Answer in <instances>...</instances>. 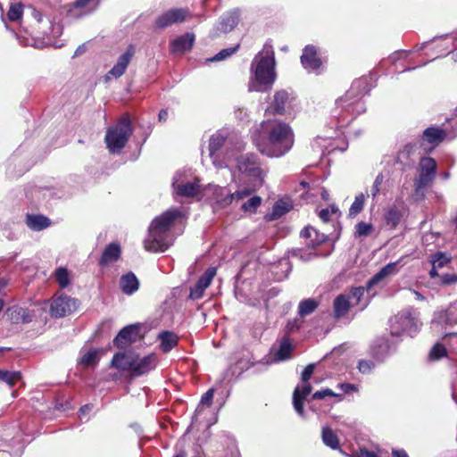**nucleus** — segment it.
<instances>
[{
  "label": "nucleus",
  "instance_id": "nucleus-1",
  "mask_svg": "<svg viewBox=\"0 0 457 457\" xmlns=\"http://www.w3.org/2000/svg\"><path fill=\"white\" fill-rule=\"evenodd\" d=\"M262 134L253 136V142L259 152L270 158H279L293 147L295 135L289 124L280 120H266L262 123Z\"/></svg>",
  "mask_w": 457,
  "mask_h": 457
},
{
  "label": "nucleus",
  "instance_id": "nucleus-2",
  "mask_svg": "<svg viewBox=\"0 0 457 457\" xmlns=\"http://www.w3.org/2000/svg\"><path fill=\"white\" fill-rule=\"evenodd\" d=\"M275 65L273 50L271 47H265L252 62V77L248 84V90L266 92L271 89L276 80Z\"/></svg>",
  "mask_w": 457,
  "mask_h": 457
},
{
  "label": "nucleus",
  "instance_id": "nucleus-3",
  "mask_svg": "<svg viewBox=\"0 0 457 457\" xmlns=\"http://www.w3.org/2000/svg\"><path fill=\"white\" fill-rule=\"evenodd\" d=\"M182 216L178 209H170L156 217L151 223L148 235L144 241L145 249L148 252H164L171 245L170 228L172 222Z\"/></svg>",
  "mask_w": 457,
  "mask_h": 457
},
{
  "label": "nucleus",
  "instance_id": "nucleus-4",
  "mask_svg": "<svg viewBox=\"0 0 457 457\" xmlns=\"http://www.w3.org/2000/svg\"><path fill=\"white\" fill-rule=\"evenodd\" d=\"M134 129L129 113H123L117 122L106 130L104 142L111 154H120L127 145Z\"/></svg>",
  "mask_w": 457,
  "mask_h": 457
},
{
  "label": "nucleus",
  "instance_id": "nucleus-5",
  "mask_svg": "<svg viewBox=\"0 0 457 457\" xmlns=\"http://www.w3.org/2000/svg\"><path fill=\"white\" fill-rule=\"evenodd\" d=\"M421 325L419 312L412 308L405 309L391 318L390 335L399 341L404 336L413 337L420 329Z\"/></svg>",
  "mask_w": 457,
  "mask_h": 457
},
{
  "label": "nucleus",
  "instance_id": "nucleus-6",
  "mask_svg": "<svg viewBox=\"0 0 457 457\" xmlns=\"http://www.w3.org/2000/svg\"><path fill=\"white\" fill-rule=\"evenodd\" d=\"M239 173L249 179L250 186L244 189L251 190V194L260 188L264 181L265 170L262 168L260 159L254 154H245L236 159Z\"/></svg>",
  "mask_w": 457,
  "mask_h": 457
},
{
  "label": "nucleus",
  "instance_id": "nucleus-7",
  "mask_svg": "<svg viewBox=\"0 0 457 457\" xmlns=\"http://www.w3.org/2000/svg\"><path fill=\"white\" fill-rule=\"evenodd\" d=\"M361 84L362 81L361 80L354 81L351 90L348 91L345 96L337 100L334 115L338 119H342V122L345 120H352L356 117V115L365 112L364 103L359 97L356 98L354 96V90L358 89Z\"/></svg>",
  "mask_w": 457,
  "mask_h": 457
},
{
  "label": "nucleus",
  "instance_id": "nucleus-8",
  "mask_svg": "<svg viewBox=\"0 0 457 457\" xmlns=\"http://www.w3.org/2000/svg\"><path fill=\"white\" fill-rule=\"evenodd\" d=\"M437 164L435 159L421 157L419 162V176L414 179L412 198L415 202L422 201L426 195V188L434 181Z\"/></svg>",
  "mask_w": 457,
  "mask_h": 457
},
{
  "label": "nucleus",
  "instance_id": "nucleus-9",
  "mask_svg": "<svg viewBox=\"0 0 457 457\" xmlns=\"http://www.w3.org/2000/svg\"><path fill=\"white\" fill-rule=\"evenodd\" d=\"M207 191L212 192V207L214 210L227 207L234 201L242 200L251 195L249 189H239L235 193H231L227 187L216 185H209Z\"/></svg>",
  "mask_w": 457,
  "mask_h": 457
},
{
  "label": "nucleus",
  "instance_id": "nucleus-10",
  "mask_svg": "<svg viewBox=\"0 0 457 457\" xmlns=\"http://www.w3.org/2000/svg\"><path fill=\"white\" fill-rule=\"evenodd\" d=\"M315 369V364L311 363L307 365L302 372L301 379L303 384L297 386L293 394V405L298 415L304 417L303 401L312 393V386L309 383Z\"/></svg>",
  "mask_w": 457,
  "mask_h": 457
},
{
  "label": "nucleus",
  "instance_id": "nucleus-11",
  "mask_svg": "<svg viewBox=\"0 0 457 457\" xmlns=\"http://www.w3.org/2000/svg\"><path fill=\"white\" fill-rule=\"evenodd\" d=\"M228 133L227 130L220 129L212 134L209 139V156L212 160V164L218 168H225L228 166V160L225 157H220V151L227 143Z\"/></svg>",
  "mask_w": 457,
  "mask_h": 457
},
{
  "label": "nucleus",
  "instance_id": "nucleus-12",
  "mask_svg": "<svg viewBox=\"0 0 457 457\" xmlns=\"http://www.w3.org/2000/svg\"><path fill=\"white\" fill-rule=\"evenodd\" d=\"M457 42V32L446 34L439 37H435L431 42H423L417 46L415 51H421L426 49L429 45H433V53L436 56L432 59H436L447 55L451 52V48Z\"/></svg>",
  "mask_w": 457,
  "mask_h": 457
},
{
  "label": "nucleus",
  "instance_id": "nucleus-13",
  "mask_svg": "<svg viewBox=\"0 0 457 457\" xmlns=\"http://www.w3.org/2000/svg\"><path fill=\"white\" fill-rule=\"evenodd\" d=\"M79 307V301L65 294H61L52 299L50 314L54 318H63L73 313Z\"/></svg>",
  "mask_w": 457,
  "mask_h": 457
},
{
  "label": "nucleus",
  "instance_id": "nucleus-14",
  "mask_svg": "<svg viewBox=\"0 0 457 457\" xmlns=\"http://www.w3.org/2000/svg\"><path fill=\"white\" fill-rule=\"evenodd\" d=\"M295 101V97L292 93L285 89L278 90L274 94L270 104L266 109V112L280 115L285 114L287 110L292 108Z\"/></svg>",
  "mask_w": 457,
  "mask_h": 457
},
{
  "label": "nucleus",
  "instance_id": "nucleus-15",
  "mask_svg": "<svg viewBox=\"0 0 457 457\" xmlns=\"http://www.w3.org/2000/svg\"><path fill=\"white\" fill-rule=\"evenodd\" d=\"M189 16V11L185 8L170 9L155 20V27L157 29H165L176 23H181Z\"/></svg>",
  "mask_w": 457,
  "mask_h": 457
},
{
  "label": "nucleus",
  "instance_id": "nucleus-16",
  "mask_svg": "<svg viewBox=\"0 0 457 457\" xmlns=\"http://www.w3.org/2000/svg\"><path fill=\"white\" fill-rule=\"evenodd\" d=\"M185 172L178 171L173 177L172 187L174 192L180 196L193 197L199 192V183L197 180L189 182L185 181L182 177Z\"/></svg>",
  "mask_w": 457,
  "mask_h": 457
},
{
  "label": "nucleus",
  "instance_id": "nucleus-17",
  "mask_svg": "<svg viewBox=\"0 0 457 457\" xmlns=\"http://www.w3.org/2000/svg\"><path fill=\"white\" fill-rule=\"evenodd\" d=\"M399 340L396 337L379 338L371 347V354L378 361H383L387 356L393 353Z\"/></svg>",
  "mask_w": 457,
  "mask_h": 457
},
{
  "label": "nucleus",
  "instance_id": "nucleus-18",
  "mask_svg": "<svg viewBox=\"0 0 457 457\" xmlns=\"http://www.w3.org/2000/svg\"><path fill=\"white\" fill-rule=\"evenodd\" d=\"M300 60L302 66L308 72L319 73V71L322 65V62L318 56V49L315 46H305V47L303 49Z\"/></svg>",
  "mask_w": 457,
  "mask_h": 457
},
{
  "label": "nucleus",
  "instance_id": "nucleus-19",
  "mask_svg": "<svg viewBox=\"0 0 457 457\" xmlns=\"http://www.w3.org/2000/svg\"><path fill=\"white\" fill-rule=\"evenodd\" d=\"M155 366L156 357L154 354L140 357L136 353L130 374L134 377H139L153 370Z\"/></svg>",
  "mask_w": 457,
  "mask_h": 457
},
{
  "label": "nucleus",
  "instance_id": "nucleus-20",
  "mask_svg": "<svg viewBox=\"0 0 457 457\" xmlns=\"http://www.w3.org/2000/svg\"><path fill=\"white\" fill-rule=\"evenodd\" d=\"M215 275L216 268L212 267L207 269L195 286L190 288L189 298L192 300L201 298L205 289L211 285Z\"/></svg>",
  "mask_w": 457,
  "mask_h": 457
},
{
  "label": "nucleus",
  "instance_id": "nucleus-21",
  "mask_svg": "<svg viewBox=\"0 0 457 457\" xmlns=\"http://www.w3.org/2000/svg\"><path fill=\"white\" fill-rule=\"evenodd\" d=\"M139 331V326L131 324L124 327L115 337L113 343L118 348H124L129 344L136 341Z\"/></svg>",
  "mask_w": 457,
  "mask_h": 457
},
{
  "label": "nucleus",
  "instance_id": "nucleus-22",
  "mask_svg": "<svg viewBox=\"0 0 457 457\" xmlns=\"http://www.w3.org/2000/svg\"><path fill=\"white\" fill-rule=\"evenodd\" d=\"M133 55L134 47L129 46L127 50L118 58L116 64L109 71L107 76H112L116 79L121 77L125 73Z\"/></svg>",
  "mask_w": 457,
  "mask_h": 457
},
{
  "label": "nucleus",
  "instance_id": "nucleus-23",
  "mask_svg": "<svg viewBox=\"0 0 457 457\" xmlns=\"http://www.w3.org/2000/svg\"><path fill=\"white\" fill-rule=\"evenodd\" d=\"M135 354L132 352L117 353L112 357L111 366L119 370L131 373Z\"/></svg>",
  "mask_w": 457,
  "mask_h": 457
},
{
  "label": "nucleus",
  "instance_id": "nucleus-24",
  "mask_svg": "<svg viewBox=\"0 0 457 457\" xmlns=\"http://www.w3.org/2000/svg\"><path fill=\"white\" fill-rule=\"evenodd\" d=\"M397 262H389L374 274L367 282V289H371L375 285L380 283L386 277L395 275L398 272Z\"/></svg>",
  "mask_w": 457,
  "mask_h": 457
},
{
  "label": "nucleus",
  "instance_id": "nucleus-25",
  "mask_svg": "<svg viewBox=\"0 0 457 457\" xmlns=\"http://www.w3.org/2000/svg\"><path fill=\"white\" fill-rule=\"evenodd\" d=\"M397 262H389L374 274L367 282V289H371L375 285L380 283L386 277L395 275L398 272Z\"/></svg>",
  "mask_w": 457,
  "mask_h": 457
},
{
  "label": "nucleus",
  "instance_id": "nucleus-26",
  "mask_svg": "<svg viewBox=\"0 0 457 457\" xmlns=\"http://www.w3.org/2000/svg\"><path fill=\"white\" fill-rule=\"evenodd\" d=\"M397 262H389L374 274L367 282V289H371L375 285L380 283L386 277L395 275L398 272Z\"/></svg>",
  "mask_w": 457,
  "mask_h": 457
},
{
  "label": "nucleus",
  "instance_id": "nucleus-27",
  "mask_svg": "<svg viewBox=\"0 0 457 457\" xmlns=\"http://www.w3.org/2000/svg\"><path fill=\"white\" fill-rule=\"evenodd\" d=\"M195 42V35L191 32L176 37L170 43V51L172 53H184L191 50Z\"/></svg>",
  "mask_w": 457,
  "mask_h": 457
},
{
  "label": "nucleus",
  "instance_id": "nucleus-28",
  "mask_svg": "<svg viewBox=\"0 0 457 457\" xmlns=\"http://www.w3.org/2000/svg\"><path fill=\"white\" fill-rule=\"evenodd\" d=\"M240 11L234 9L221 17L218 29L223 33L231 31L239 22Z\"/></svg>",
  "mask_w": 457,
  "mask_h": 457
},
{
  "label": "nucleus",
  "instance_id": "nucleus-29",
  "mask_svg": "<svg viewBox=\"0 0 457 457\" xmlns=\"http://www.w3.org/2000/svg\"><path fill=\"white\" fill-rule=\"evenodd\" d=\"M120 286L125 295H131L138 290L139 281L136 275L129 271L120 277Z\"/></svg>",
  "mask_w": 457,
  "mask_h": 457
},
{
  "label": "nucleus",
  "instance_id": "nucleus-30",
  "mask_svg": "<svg viewBox=\"0 0 457 457\" xmlns=\"http://www.w3.org/2000/svg\"><path fill=\"white\" fill-rule=\"evenodd\" d=\"M160 348L163 353L170 352L179 343V337L172 331L163 330L158 334Z\"/></svg>",
  "mask_w": 457,
  "mask_h": 457
},
{
  "label": "nucleus",
  "instance_id": "nucleus-31",
  "mask_svg": "<svg viewBox=\"0 0 457 457\" xmlns=\"http://www.w3.org/2000/svg\"><path fill=\"white\" fill-rule=\"evenodd\" d=\"M351 296L347 295H337L333 302L334 317L340 319L345 317L351 307Z\"/></svg>",
  "mask_w": 457,
  "mask_h": 457
},
{
  "label": "nucleus",
  "instance_id": "nucleus-32",
  "mask_svg": "<svg viewBox=\"0 0 457 457\" xmlns=\"http://www.w3.org/2000/svg\"><path fill=\"white\" fill-rule=\"evenodd\" d=\"M26 224L30 229L40 231L50 226V220L43 215L27 214Z\"/></svg>",
  "mask_w": 457,
  "mask_h": 457
},
{
  "label": "nucleus",
  "instance_id": "nucleus-33",
  "mask_svg": "<svg viewBox=\"0 0 457 457\" xmlns=\"http://www.w3.org/2000/svg\"><path fill=\"white\" fill-rule=\"evenodd\" d=\"M120 255V246L118 244L112 243L109 244L104 250L101 259L100 264L106 265L110 262H115L119 259Z\"/></svg>",
  "mask_w": 457,
  "mask_h": 457
},
{
  "label": "nucleus",
  "instance_id": "nucleus-34",
  "mask_svg": "<svg viewBox=\"0 0 457 457\" xmlns=\"http://www.w3.org/2000/svg\"><path fill=\"white\" fill-rule=\"evenodd\" d=\"M292 203L289 199L278 200L273 207L272 212L269 214L270 220L279 219L292 209Z\"/></svg>",
  "mask_w": 457,
  "mask_h": 457
},
{
  "label": "nucleus",
  "instance_id": "nucleus-35",
  "mask_svg": "<svg viewBox=\"0 0 457 457\" xmlns=\"http://www.w3.org/2000/svg\"><path fill=\"white\" fill-rule=\"evenodd\" d=\"M93 0H75L72 6L69 10V13L72 17H81L91 13L95 8H89V4Z\"/></svg>",
  "mask_w": 457,
  "mask_h": 457
},
{
  "label": "nucleus",
  "instance_id": "nucleus-36",
  "mask_svg": "<svg viewBox=\"0 0 457 457\" xmlns=\"http://www.w3.org/2000/svg\"><path fill=\"white\" fill-rule=\"evenodd\" d=\"M321 439L323 444L332 450H341L339 439L329 427L325 426L322 428Z\"/></svg>",
  "mask_w": 457,
  "mask_h": 457
},
{
  "label": "nucleus",
  "instance_id": "nucleus-37",
  "mask_svg": "<svg viewBox=\"0 0 457 457\" xmlns=\"http://www.w3.org/2000/svg\"><path fill=\"white\" fill-rule=\"evenodd\" d=\"M292 349L293 348L290 340L287 337L283 338L280 342L278 349L274 353V361H283L289 359Z\"/></svg>",
  "mask_w": 457,
  "mask_h": 457
},
{
  "label": "nucleus",
  "instance_id": "nucleus-38",
  "mask_svg": "<svg viewBox=\"0 0 457 457\" xmlns=\"http://www.w3.org/2000/svg\"><path fill=\"white\" fill-rule=\"evenodd\" d=\"M439 319L445 324H457V300L451 303L447 310L439 313Z\"/></svg>",
  "mask_w": 457,
  "mask_h": 457
},
{
  "label": "nucleus",
  "instance_id": "nucleus-39",
  "mask_svg": "<svg viewBox=\"0 0 457 457\" xmlns=\"http://www.w3.org/2000/svg\"><path fill=\"white\" fill-rule=\"evenodd\" d=\"M318 305V302L312 298L301 301L298 305V315L300 317L310 315L317 309Z\"/></svg>",
  "mask_w": 457,
  "mask_h": 457
},
{
  "label": "nucleus",
  "instance_id": "nucleus-40",
  "mask_svg": "<svg viewBox=\"0 0 457 457\" xmlns=\"http://www.w3.org/2000/svg\"><path fill=\"white\" fill-rule=\"evenodd\" d=\"M331 145V140L329 138H324L318 137L312 143V148L314 152L320 153V155H324L326 151L330 153L335 151L337 148L333 147L331 150H328V145Z\"/></svg>",
  "mask_w": 457,
  "mask_h": 457
},
{
  "label": "nucleus",
  "instance_id": "nucleus-41",
  "mask_svg": "<svg viewBox=\"0 0 457 457\" xmlns=\"http://www.w3.org/2000/svg\"><path fill=\"white\" fill-rule=\"evenodd\" d=\"M54 276L62 289L66 288L71 283L70 272L64 267H58Z\"/></svg>",
  "mask_w": 457,
  "mask_h": 457
},
{
  "label": "nucleus",
  "instance_id": "nucleus-42",
  "mask_svg": "<svg viewBox=\"0 0 457 457\" xmlns=\"http://www.w3.org/2000/svg\"><path fill=\"white\" fill-rule=\"evenodd\" d=\"M21 378V374L19 371L0 370V381L4 382L10 387L13 386Z\"/></svg>",
  "mask_w": 457,
  "mask_h": 457
},
{
  "label": "nucleus",
  "instance_id": "nucleus-43",
  "mask_svg": "<svg viewBox=\"0 0 457 457\" xmlns=\"http://www.w3.org/2000/svg\"><path fill=\"white\" fill-rule=\"evenodd\" d=\"M374 231V226L371 223L365 221L358 222L354 227V237L360 238L362 237H369Z\"/></svg>",
  "mask_w": 457,
  "mask_h": 457
},
{
  "label": "nucleus",
  "instance_id": "nucleus-44",
  "mask_svg": "<svg viewBox=\"0 0 457 457\" xmlns=\"http://www.w3.org/2000/svg\"><path fill=\"white\" fill-rule=\"evenodd\" d=\"M402 212L397 207H391L385 215L387 225L395 228L401 221Z\"/></svg>",
  "mask_w": 457,
  "mask_h": 457
},
{
  "label": "nucleus",
  "instance_id": "nucleus-45",
  "mask_svg": "<svg viewBox=\"0 0 457 457\" xmlns=\"http://www.w3.org/2000/svg\"><path fill=\"white\" fill-rule=\"evenodd\" d=\"M301 237L310 239V242L306 243V245L310 248H314L316 245H318L321 240H313V237L318 236V232L315 228L312 227H305L303 229H302L300 233Z\"/></svg>",
  "mask_w": 457,
  "mask_h": 457
},
{
  "label": "nucleus",
  "instance_id": "nucleus-46",
  "mask_svg": "<svg viewBox=\"0 0 457 457\" xmlns=\"http://www.w3.org/2000/svg\"><path fill=\"white\" fill-rule=\"evenodd\" d=\"M99 352L96 349H91L87 351L86 353H84L80 360L79 363L82 364L85 367H88L91 365H95L99 361Z\"/></svg>",
  "mask_w": 457,
  "mask_h": 457
},
{
  "label": "nucleus",
  "instance_id": "nucleus-47",
  "mask_svg": "<svg viewBox=\"0 0 457 457\" xmlns=\"http://www.w3.org/2000/svg\"><path fill=\"white\" fill-rule=\"evenodd\" d=\"M262 201V197L258 195L252 196L241 205V209L245 212L255 213L257 209L260 207Z\"/></svg>",
  "mask_w": 457,
  "mask_h": 457
},
{
  "label": "nucleus",
  "instance_id": "nucleus-48",
  "mask_svg": "<svg viewBox=\"0 0 457 457\" xmlns=\"http://www.w3.org/2000/svg\"><path fill=\"white\" fill-rule=\"evenodd\" d=\"M364 203H365V195L363 193L358 194L355 196L354 201L349 209V216L354 217L357 214H359L364 207Z\"/></svg>",
  "mask_w": 457,
  "mask_h": 457
},
{
  "label": "nucleus",
  "instance_id": "nucleus-49",
  "mask_svg": "<svg viewBox=\"0 0 457 457\" xmlns=\"http://www.w3.org/2000/svg\"><path fill=\"white\" fill-rule=\"evenodd\" d=\"M239 48V45H237L234 47H228L222 49L218 54H216L213 57L207 59L208 62H220L227 59L231 56Z\"/></svg>",
  "mask_w": 457,
  "mask_h": 457
},
{
  "label": "nucleus",
  "instance_id": "nucleus-50",
  "mask_svg": "<svg viewBox=\"0 0 457 457\" xmlns=\"http://www.w3.org/2000/svg\"><path fill=\"white\" fill-rule=\"evenodd\" d=\"M23 6L20 3L12 4L7 13V17L12 21L20 20L22 16Z\"/></svg>",
  "mask_w": 457,
  "mask_h": 457
},
{
  "label": "nucleus",
  "instance_id": "nucleus-51",
  "mask_svg": "<svg viewBox=\"0 0 457 457\" xmlns=\"http://www.w3.org/2000/svg\"><path fill=\"white\" fill-rule=\"evenodd\" d=\"M213 395H214V389L210 388L207 392H205L202 395L200 404L198 405V407L196 409L197 413H200L202 411V409L204 406L209 407L212 405Z\"/></svg>",
  "mask_w": 457,
  "mask_h": 457
},
{
  "label": "nucleus",
  "instance_id": "nucleus-52",
  "mask_svg": "<svg viewBox=\"0 0 457 457\" xmlns=\"http://www.w3.org/2000/svg\"><path fill=\"white\" fill-rule=\"evenodd\" d=\"M446 349L441 344H436L429 353V358L431 360L436 361L445 356Z\"/></svg>",
  "mask_w": 457,
  "mask_h": 457
},
{
  "label": "nucleus",
  "instance_id": "nucleus-53",
  "mask_svg": "<svg viewBox=\"0 0 457 457\" xmlns=\"http://www.w3.org/2000/svg\"><path fill=\"white\" fill-rule=\"evenodd\" d=\"M340 453L345 456V457H379L378 456L377 453H375L374 452H371V451H368L367 449L365 448H360L359 451L357 452H353L352 453H345V451L343 450H340Z\"/></svg>",
  "mask_w": 457,
  "mask_h": 457
},
{
  "label": "nucleus",
  "instance_id": "nucleus-54",
  "mask_svg": "<svg viewBox=\"0 0 457 457\" xmlns=\"http://www.w3.org/2000/svg\"><path fill=\"white\" fill-rule=\"evenodd\" d=\"M384 181V176L382 173L377 175L373 185L370 189V195L372 199H375L380 192V187Z\"/></svg>",
  "mask_w": 457,
  "mask_h": 457
},
{
  "label": "nucleus",
  "instance_id": "nucleus-55",
  "mask_svg": "<svg viewBox=\"0 0 457 457\" xmlns=\"http://www.w3.org/2000/svg\"><path fill=\"white\" fill-rule=\"evenodd\" d=\"M326 396H331V397H341L342 394H337L332 391L329 388H325L320 391L315 392L312 395V399L314 400H320L325 398Z\"/></svg>",
  "mask_w": 457,
  "mask_h": 457
},
{
  "label": "nucleus",
  "instance_id": "nucleus-56",
  "mask_svg": "<svg viewBox=\"0 0 457 457\" xmlns=\"http://www.w3.org/2000/svg\"><path fill=\"white\" fill-rule=\"evenodd\" d=\"M375 368V362L370 360H361L358 362V370L362 374H369Z\"/></svg>",
  "mask_w": 457,
  "mask_h": 457
},
{
  "label": "nucleus",
  "instance_id": "nucleus-57",
  "mask_svg": "<svg viewBox=\"0 0 457 457\" xmlns=\"http://www.w3.org/2000/svg\"><path fill=\"white\" fill-rule=\"evenodd\" d=\"M449 262V258L444 253L438 252L434 254L432 259V265L436 266L437 268H442Z\"/></svg>",
  "mask_w": 457,
  "mask_h": 457
},
{
  "label": "nucleus",
  "instance_id": "nucleus-58",
  "mask_svg": "<svg viewBox=\"0 0 457 457\" xmlns=\"http://www.w3.org/2000/svg\"><path fill=\"white\" fill-rule=\"evenodd\" d=\"M46 23L50 25L49 29L50 31H44V33L47 34L48 36L56 37L61 34L62 28L59 23L53 22L50 19H46Z\"/></svg>",
  "mask_w": 457,
  "mask_h": 457
},
{
  "label": "nucleus",
  "instance_id": "nucleus-59",
  "mask_svg": "<svg viewBox=\"0 0 457 457\" xmlns=\"http://www.w3.org/2000/svg\"><path fill=\"white\" fill-rule=\"evenodd\" d=\"M12 312H16L18 315H21V322L29 323L31 321V316L26 309L14 306L12 307Z\"/></svg>",
  "mask_w": 457,
  "mask_h": 457
},
{
  "label": "nucleus",
  "instance_id": "nucleus-60",
  "mask_svg": "<svg viewBox=\"0 0 457 457\" xmlns=\"http://www.w3.org/2000/svg\"><path fill=\"white\" fill-rule=\"evenodd\" d=\"M417 150L415 144H407L398 154V156H412Z\"/></svg>",
  "mask_w": 457,
  "mask_h": 457
},
{
  "label": "nucleus",
  "instance_id": "nucleus-61",
  "mask_svg": "<svg viewBox=\"0 0 457 457\" xmlns=\"http://www.w3.org/2000/svg\"><path fill=\"white\" fill-rule=\"evenodd\" d=\"M366 290L367 291L369 290V289H367V286L365 287H354V288H353L350 296L354 298L356 300V303H358L360 302L361 298L363 296Z\"/></svg>",
  "mask_w": 457,
  "mask_h": 457
},
{
  "label": "nucleus",
  "instance_id": "nucleus-62",
  "mask_svg": "<svg viewBox=\"0 0 457 457\" xmlns=\"http://www.w3.org/2000/svg\"><path fill=\"white\" fill-rule=\"evenodd\" d=\"M411 52V51H407V50L396 51L392 55H390L389 60L393 63H395V62H396L400 59H403V58L408 57V55L410 54Z\"/></svg>",
  "mask_w": 457,
  "mask_h": 457
},
{
  "label": "nucleus",
  "instance_id": "nucleus-63",
  "mask_svg": "<svg viewBox=\"0 0 457 457\" xmlns=\"http://www.w3.org/2000/svg\"><path fill=\"white\" fill-rule=\"evenodd\" d=\"M337 387L342 391V394L358 391L357 386L351 383H340L337 385Z\"/></svg>",
  "mask_w": 457,
  "mask_h": 457
},
{
  "label": "nucleus",
  "instance_id": "nucleus-64",
  "mask_svg": "<svg viewBox=\"0 0 457 457\" xmlns=\"http://www.w3.org/2000/svg\"><path fill=\"white\" fill-rule=\"evenodd\" d=\"M457 283V274H445L442 277V284L453 285Z\"/></svg>",
  "mask_w": 457,
  "mask_h": 457
}]
</instances>
